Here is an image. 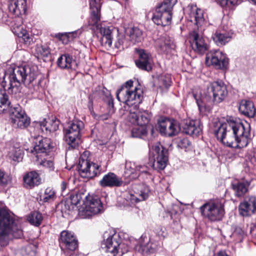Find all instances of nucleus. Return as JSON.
Instances as JSON below:
<instances>
[{"mask_svg":"<svg viewBox=\"0 0 256 256\" xmlns=\"http://www.w3.org/2000/svg\"><path fill=\"white\" fill-rule=\"evenodd\" d=\"M213 131L217 139L230 148H242L250 140V126L233 118H230L224 123L215 122Z\"/></svg>","mask_w":256,"mask_h":256,"instance_id":"f257e3e1","label":"nucleus"},{"mask_svg":"<svg viewBox=\"0 0 256 256\" xmlns=\"http://www.w3.org/2000/svg\"><path fill=\"white\" fill-rule=\"evenodd\" d=\"M35 78L34 70L30 66L16 67L10 74H5L3 70L0 69V81L3 78L1 86L4 88L8 82V92L16 99H20L23 96L22 84H29Z\"/></svg>","mask_w":256,"mask_h":256,"instance_id":"f03ea898","label":"nucleus"},{"mask_svg":"<svg viewBox=\"0 0 256 256\" xmlns=\"http://www.w3.org/2000/svg\"><path fill=\"white\" fill-rule=\"evenodd\" d=\"M10 234L18 238L22 235V231L18 228L8 212L0 208V248L8 244Z\"/></svg>","mask_w":256,"mask_h":256,"instance_id":"7ed1b4c3","label":"nucleus"},{"mask_svg":"<svg viewBox=\"0 0 256 256\" xmlns=\"http://www.w3.org/2000/svg\"><path fill=\"white\" fill-rule=\"evenodd\" d=\"M226 85L222 81H214L207 86L206 92L202 98L200 96L193 94L198 106L200 108L203 104L212 102L219 104L222 102L228 95Z\"/></svg>","mask_w":256,"mask_h":256,"instance_id":"20e7f679","label":"nucleus"},{"mask_svg":"<svg viewBox=\"0 0 256 256\" xmlns=\"http://www.w3.org/2000/svg\"><path fill=\"white\" fill-rule=\"evenodd\" d=\"M104 242L102 248L108 254V256H122L128 252V246L122 242V239L116 232L108 234L107 232L104 234Z\"/></svg>","mask_w":256,"mask_h":256,"instance_id":"39448f33","label":"nucleus"},{"mask_svg":"<svg viewBox=\"0 0 256 256\" xmlns=\"http://www.w3.org/2000/svg\"><path fill=\"white\" fill-rule=\"evenodd\" d=\"M142 92L140 88H134V90H129L126 87H121L116 92L118 100L128 106H134L135 108L142 102Z\"/></svg>","mask_w":256,"mask_h":256,"instance_id":"423d86ee","label":"nucleus"},{"mask_svg":"<svg viewBox=\"0 0 256 256\" xmlns=\"http://www.w3.org/2000/svg\"><path fill=\"white\" fill-rule=\"evenodd\" d=\"M104 212L102 204L96 196H86L83 206L78 210V214L82 218H90Z\"/></svg>","mask_w":256,"mask_h":256,"instance_id":"0eeeda50","label":"nucleus"},{"mask_svg":"<svg viewBox=\"0 0 256 256\" xmlns=\"http://www.w3.org/2000/svg\"><path fill=\"white\" fill-rule=\"evenodd\" d=\"M200 210L204 217L214 222L220 220L224 214V206L218 202L204 204Z\"/></svg>","mask_w":256,"mask_h":256,"instance_id":"6e6552de","label":"nucleus"},{"mask_svg":"<svg viewBox=\"0 0 256 256\" xmlns=\"http://www.w3.org/2000/svg\"><path fill=\"white\" fill-rule=\"evenodd\" d=\"M152 168L158 170H164L168 162V150L158 142L154 146L152 150Z\"/></svg>","mask_w":256,"mask_h":256,"instance_id":"1a4fd4ad","label":"nucleus"},{"mask_svg":"<svg viewBox=\"0 0 256 256\" xmlns=\"http://www.w3.org/2000/svg\"><path fill=\"white\" fill-rule=\"evenodd\" d=\"M78 170L82 177L88 178L98 176L101 172L100 165L83 158L80 159Z\"/></svg>","mask_w":256,"mask_h":256,"instance_id":"9d476101","label":"nucleus"},{"mask_svg":"<svg viewBox=\"0 0 256 256\" xmlns=\"http://www.w3.org/2000/svg\"><path fill=\"white\" fill-rule=\"evenodd\" d=\"M206 62L208 65H212L216 68L224 69L228 64V59L220 50H212L206 54Z\"/></svg>","mask_w":256,"mask_h":256,"instance_id":"9b49d317","label":"nucleus"},{"mask_svg":"<svg viewBox=\"0 0 256 256\" xmlns=\"http://www.w3.org/2000/svg\"><path fill=\"white\" fill-rule=\"evenodd\" d=\"M84 128V124L80 120H74L64 128L66 141L69 144H74L80 139V132Z\"/></svg>","mask_w":256,"mask_h":256,"instance_id":"f8f14e48","label":"nucleus"},{"mask_svg":"<svg viewBox=\"0 0 256 256\" xmlns=\"http://www.w3.org/2000/svg\"><path fill=\"white\" fill-rule=\"evenodd\" d=\"M54 146V144L50 138L40 137L39 138L38 142H36L34 146L30 150V152L39 160L40 157H44L48 155Z\"/></svg>","mask_w":256,"mask_h":256,"instance_id":"ddd939ff","label":"nucleus"},{"mask_svg":"<svg viewBox=\"0 0 256 256\" xmlns=\"http://www.w3.org/2000/svg\"><path fill=\"white\" fill-rule=\"evenodd\" d=\"M11 112L12 114L11 122L14 127L24 129L30 125V118L19 106L14 108Z\"/></svg>","mask_w":256,"mask_h":256,"instance_id":"4468645a","label":"nucleus"},{"mask_svg":"<svg viewBox=\"0 0 256 256\" xmlns=\"http://www.w3.org/2000/svg\"><path fill=\"white\" fill-rule=\"evenodd\" d=\"M60 247L67 250L74 251L78 248V241L74 233L68 230H63L58 238Z\"/></svg>","mask_w":256,"mask_h":256,"instance_id":"2eb2a0df","label":"nucleus"},{"mask_svg":"<svg viewBox=\"0 0 256 256\" xmlns=\"http://www.w3.org/2000/svg\"><path fill=\"white\" fill-rule=\"evenodd\" d=\"M159 130L162 134L172 136L178 134L180 128V124L176 120L166 118L160 122Z\"/></svg>","mask_w":256,"mask_h":256,"instance_id":"dca6fc26","label":"nucleus"},{"mask_svg":"<svg viewBox=\"0 0 256 256\" xmlns=\"http://www.w3.org/2000/svg\"><path fill=\"white\" fill-rule=\"evenodd\" d=\"M190 42L192 48L196 52L203 54L208 49V45L198 30H194L190 33Z\"/></svg>","mask_w":256,"mask_h":256,"instance_id":"f3484780","label":"nucleus"},{"mask_svg":"<svg viewBox=\"0 0 256 256\" xmlns=\"http://www.w3.org/2000/svg\"><path fill=\"white\" fill-rule=\"evenodd\" d=\"M138 58L135 60L136 66L140 70L150 72L152 68V59L151 55L144 50H138Z\"/></svg>","mask_w":256,"mask_h":256,"instance_id":"a211bd4d","label":"nucleus"},{"mask_svg":"<svg viewBox=\"0 0 256 256\" xmlns=\"http://www.w3.org/2000/svg\"><path fill=\"white\" fill-rule=\"evenodd\" d=\"M238 211L242 216H250L256 212V197L250 196L240 204Z\"/></svg>","mask_w":256,"mask_h":256,"instance_id":"6ab92c4d","label":"nucleus"},{"mask_svg":"<svg viewBox=\"0 0 256 256\" xmlns=\"http://www.w3.org/2000/svg\"><path fill=\"white\" fill-rule=\"evenodd\" d=\"M151 116V114L148 111L132 112V110H130L128 116L129 119L132 123L142 126H146V124L149 122Z\"/></svg>","mask_w":256,"mask_h":256,"instance_id":"aec40b11","label":"nucleus"},{"mask_svg":"<svg viewBox=\"0 0 256 256\" xmlns=\"http://www.w3.org/2000/svg\"><path fill=\"white\" fill-rule=\"evenodd\" d=\"M42 179L36 170H32L25 174L23 176V185L27 189H32L41 183Z\"/></svg>","mask_w":256,"mask_h":256,"instance_id":"412c9836","label":"nucleus"},{"mask_svg":"<svg viewBox=\"0 0 256 256\" xmlns=\"http://www.w3.org/2000/svg\"><path fill=\"white\" fill-rule=\"evenodd\" d=\"M122 178L113 172H108L105 174L99 182V184L102 188L118 187L122 185Z\"/></svg>","mask_w":256,"mask_h":256,"instance_id":"4be33fe9","label":"nucleus"},{"mask_svg":"<svg viewBox=\"0 0 256 256\" xmlns=\"http://www.w3.org/2000/svg\"><path fill=\"white\" fill-rule=\"evenodd\" d=\"M26 3V0H10L8 4V10L16 16H18L25 14Z\"/></svg>","mask_w":256,"mask_h":256,"instance_id":"5701e85b","label":"nucleus"},{"mask_svg":"<svg viewBox=\"0 0 256 256\" xmlns=\"http://www.w3.org/2000/svg\"><path fill=\"white\" fill-rule=\"evenodd\" d=\"M190 21L194 22L198 28L201 27L205 22L204 12L196 6H192L190 8Z\"/></svg>","mask_w":256,"mask_h":256,"instance_id":"b1692460","label":"nucleus"},{"mask_svg":"<svg viewBox=\"0 0 256 256\" xmlns=\"http://www.w3.org/2000/svg\"><path fill=\"white\" fill-rule=\"evenodd\" d=\"M90 6L91 12L88 24L98 28V22L100 20V6L96 3V0L90 1Z\"/></svg>","mask_w":256,"mask_h":256,"instance_id":"393cba45","label":"nucleus"},{"mask_svg":"<svg viewBox=\"0 0 256 256\" xmlns=\"http://www.w3.org/2000/svg\"><path fill=\"white\" fill-rule=\"evenodd\" d=\"M172 15V13L155 11L152 20L157 25L162 26H168L171 23Z\"/></svg>","mask_w":256,"mask_h":256,"instance_id":"a878e982","label":"nucleus"},{"mask_svg":"<svg viewBox=\"0 0 256 256\" xmlns=\"http://www.w3.org/2000/svg\"><path fill=\"white\" fill-rule=\"evenodd\" d=\"M155 44L161 52H168L174 46L172 40L166 34L162 36L156 40Z\"/></svg>","mask_w":256,"mask_h":256,"instance_id":"bb28decb","label":"nucleus"},{"mask_svg":"<svg viewBox=\"0 0 256 256\" xmlns=\"http://www.w3.org/2000/svg\"><path fill=\"white\" fill-rule=\"evenodd\" d=\"M202 126L198 120H190L184 127V133L193 136H197L202 132Z\"/></svg>","mask_w":256,"mask_h":256,"instance_id":"cd10ccee","label":"nucleus"},{"mask_svg":"<svg viewBox=\"0 0 256 256\" xmlns=\"http://www.w3.org/2000/svg\"><path fill=\"white\" fill-rule=\"evenodd\" d=\"M240 112L245 116L253 117L256 114V108L252 102L249 100H242L239 106Z\"/></svg>","mask_w":256,"mask_h":256,"instance_id":"c85d7f7f","label":"nucleus"},{"mask_svg":"<svg viewBox=\"0 0 256 256\" xmlns=\"http://www.w3.org/2000/svg\"><path fill=\"white\" fill-rule=\"evenodd\" d=\"M249 186L250 184L246 181L232 183L234 196L238 198L243 196L248 192Z\"/></svg>","mask_w":256,"mask_h":256,"instance_id":"c756f323","label":"nucleus"},{"mask_svg":"<svg viewBox=\"0 0 256 256\" xmlns=\"http://www.w3.org/2000/svg\"><path fill=\"white\" fill-rule=\"evenodd\" d=\"M59 121L57 120H50L48 122L45 120L39 122L40 129L46 133L56 132L58 129Z\"/></svg>","mask_w":256,"mask_h":256,"instance_id":"7c9ffc66","label":"nucleus"},{"mask_svg":"<svg viewBox=\"0 0 256 256\" xmlns=\"http://www.w3.org/2000/svg\"><path fill=\"white\" fill-rule=\"evenodd\" d=\"M57 64L58 66L61 68L69 69L74 68L76 62L73 60L72 56L69 54H64L61 56L58 60Z\"/></svg>","mask_w":256,"mask_h":256,"instance_id":"2f4dec72","label":"nucleus"},{"mask_svg":"<svg viewBox=\"0 0 256 256\" xmlns=\"http://www.w3.org/2000/svg\"><path fill=\"white\" fill-rule=\"evenodd\" d=\"M100 32L102 36L100 42L102 45L110 47L112 44V31L108 27H101Z\"/></svg>","mask_w":256,"mask_h":256,"instance_id":"473e14b6","label":"nucleus"},{"mask_svg":"<svg viewBox=\"0 0 256 256\" xmlns=\"http://www.w3.org/2000/svg\"><path fill=\"white\" fill-rule=\"evenodd\" d=\"M8 156L14 162L22 161L23 156V151L20 148V144H16L10 148Z\"/></svg>","mask_w":256,"mask_h":256,"instance_id":"72a5a7b5","label":"nucleus"},{"mask_svg":"<svg viewBox=\"0 0 256 256\" xmlns=\"http://www.w3.org/2000/svg\"><path fill=\"white\" fill-rule=\"evenodd\" d=\"M126 33L129 36L130 40L132 44L140 42L142 40V32L138 28H130L126 31Z\"/></svg>","mask_w":256,"mask_h":256,"instance_id":"f704fd0d","label":"nucleus"},{"mask_svg":"<svg viewBox=\"0 0 256 256\" xmlns=\"http://www.w3.org/2000/svg\"><path fill=\"white\" fill-rule=\"evenodd\" d=\"M176 2V0H164L156 8L155 11L172 13L173 7Z\"/></svg>","mask_w":256,"mask_h":256,"instance_id":"c9c22d12","label":"nucleus"},{"mask_svg":"<svg viewBox=\"0 0 256 256\" xmlns=\"http://www.w3.org/2000/svg\"><path fill=\"white\" fill-rule=\"evenodd\" d=\"M12 31L16 35L22 38L24 43L26 44L30 43V38L29 34L27 31L23 28L22 26L21 25L16 26L15 24L13 26Z\"/></svg>","mask_w":256,"mask_h":256,"instance_id":"e433bc0d","label":"nucleus"},{"mask_svg":"<svg viewBox=\"0 0 256 256\" xmlns=\"http://www.w3.org/2000/svg\"><path fill=\"white\" fill-rule=\"evenodd\" d=\"M10 102L4 89H0V114L10 107Z\"/></svg>","mask_w":256,"mask_h":256,"instance_id":"4c0bfd02","label":"nucleus"},{"mask_svg":"<svg viewBox=\"0 0 256 256\" xmlns=\"http://www.w3.org/2000/svg\"><path fill=\"white\" fill-rule=\"evenodd\" d=\"M138 166H136L135 163L131 162H126L125 166V174L128 176L132 178H135L138 176Z\"/></svg>","mask_w":256,"mask_h":256,"instance_id":"58836bf2","label":"nucleus"},{"mask_svg":"<svg viewBox=\"0 0 256 256\" xmlns=\"http://www.w3.org/2000/svg\"><path fill=\"white\" fill-rule=\"evenodd\" d=\"M214 42L218 46H224L228 42L231 38L226 33H220L216 32L212 36Z\"/></svg>","mask_w":256,"mask_h":256,"instance_id":"ea45409f","label":"nucleus"},{"mask_svg":"<svg viewBox=\"0 0 256 256\" xmlns=\"http://www.w3.org/2000/svg\"><path fill=\"white\" fill-rule=\"evenodd\" d=\"M148 188H144V191L141 190L140 192L130 194V200L132 202H138L144 200L148 197Z\"/></svg>","mask_w":256,"mask_h":256,"instance_id":"a19ab883","label":"nucleus"},{"mask_svg":"<svg viewBox=\"0 0 256 256\" xmlns=\"http://www.w3.org/2000/svg\"><path fill=\"white\" fill-rule=\"evenodd\" d=\"M36 54L38 58H48L50 54L49 47L46 44H37L35 48Z\"/></svg>","mask_w":256,"mask_h":256,"instance_id":"79ce46f5","label":"nucleus"},{"mask_svg":"<svg viewBox=\"0 0 256 256\" xmlns=\"http://www.w3.org/2000/svg\"><path fill=\"white\" fill-rule=\"evenodd\" d=\"M28 220L32 224L38 226L41 224L43 217L39 212H34L28 216Z\"/></svg>","mask_w":256,"mask_h":256,"instance_id":"37998d69","label":"nucleus"},{"mask_svg":"<svg viewBox=\"0 0 256 256\" xmlns=\"http://www.w3.org/2000/svg\"><path fill=\"white\" fill-rule=\"evenodd\" d=\"M82 194H72L70 196L69 199L66 201V204L69 206L70 204L71 208L69 207V208L73 210L74 207L77 206L82 200Z\"/></svg>","mask_w":256,"mask_h":256,"instance_id":"c03bdc74","label":"nucleus"},{"mask_svg":"<svg viewBox=\"0 0 256 256\" xmlns=\"http://www.w3.org/2000/svg\"><path fill=\"white\" fill-rule=\"evenodd\" d=\"M147 134L146 126L137 125L132 130V136L133 138H141Z\"/></svg>","mask_w":256,"mask_h":256,"instance_id":"a18cd8bd","label":"nucleus"},{"mask_svg":"<svg viewBox=\"0 0 256 256\" xmlns=\"http://www.w3.org/2000/svg\"><path fill=\"white\" fill-rule=\"evenodd\" d=\"M36 160L40 165L47 168L49 172L53 171L54 170V164L52 160H46L44 157H40L39 160L38 158H37Z\"/></svg>","mask_w":256,"mask_h":256,"instance_id":"49530a36","label":"nucleus"},{"mask_svg":"<svg viewBox=\"0 0 256 256\" xmlns=\"http://www.w3.org/2000/svg\"><path fill=\"white\" fill-rule=\"evenodd\" d=\"M56 198V192L52 188H47L44 191L43 200L44 202H50Z\"/></svg>","mask_w":256,"mask_h":256,"instance_id":"de8ad7c7","label":"nucleus"},{"mask_svg":"<svg viewBox=\"0 0 256 256\" xmlns=\"http://www.w3.org/2000/svg\"><path fill=\"white\" fill-rule=\"evenodd\" d=\"M12 177L0 170V186H6L12 182Z\"/></svg>","mask_w":256,"mask_h":256,"instance_id":"09e8293b","label":"nucleus"},{"mask_svg":"<svg viewBox=\"0 0 256 256\" xmlns=\"http://www.w3.org/2000/svg\"><path fill=\"white\" fill-rule=\"evenodd\" d=\"M191 146V142L188 138H183L180 141L178 146L181 148L186 149Z\"/></svg>","mask_w":256,"mask_h":256,"instance_id":"8fccbe9b","label":"nucleus"},{"mask_svg":"<svg viewBox=\"0 0 256 256\" xmlns=\"http://www.w3.org/2000/svg\"><path fill=\"white\" fill-rule=\"evenodd\" d=\"M222 6L226 5H235L238 4V0H216Z\"/></svg>","mask_w":256,"mask_h":256,"instance_id":"3c124183","label":"nucleus"},{"mask_svg":"<svg viewBox=\"0 0 256 256\" xmlns=\"http://www.w3.org/2000/svg\"><path fill=\"white\" fill-rule=\"evenodd\" d=\"M124 38L123 36H119L117 40L115 42V47L119 48L124 44Z\"/></svg>","mask_w":256,"mask_h":256,"instance_id":"603ef678","label":"nucleus"},{"mask_svg":"<svg viewBox=\"0 0 256 256\" xmlns=\"http://www.w3.org/2000/svg\"><path fill=\"white\" fill-rule=\"evenodd\" d=\"M148 171V168L146 166H138V176L140 173H147Z\"/></svg>","mask_w":256,"mask_h":256,"instance_id":"864d4df0","label":"nucleus"},{"mask_svg":"<svg viewBox=\"0 0 256 256\" xmlns=\"http://www.w3.org/2000/svg\"><path fill=\"white\" fill-rule=\"evenodd\" d=\"M133 83L134 82L132 80H128L122 87H126L129 90H134V88H132Z\"/></svg>","mask_w":256,"mask_h":256,"instance_id":"5fc2aeb1","label":"nucleus"},{"mask_svg":"<svg viewBox=\"0 0 256 256\" xmlns=\"http://www.w3.org/2000/svg\"><path fill=\"white\" fill-rule=\"evenodd\" d=\"M108 104L109 108H110V112H112V113H113L114 112V110L113 109L114 107V102H113V99L112 97L108 98Z\"/></svg>","mask_w":256,"mask_h":256,"instance_id":"6e6d98bb","label":"nucleus"},{"mask_svg":"<svg viewBox=\"0 0 256 256\" xmlns=\"http://www.w3.org/2000/svg\"><path fill=\"white\" fill-rule=\"evenodd\" d=\"M110 112H112L110 111L109 113L105 114H103L100 115L99 116L100 120H107L108 118H110V116H111V114H110Z\"/></svg>","mask_w":256,"mask_h":256,"instance_id":"4d7b16f0","label":"nucleus"},{"mask_svg":"<svg viewBox=\"0 0 256 256\" xmlns=\"http://www.w3.org/2000/svg\"><path fill=\"white\" fill-rule=\"evenodd\" d=\"M67 187V184L63 181L60 184V190L62 192H64Z\"/></svg>","mask_w":256,"mask_h":256,"instance_id":"13d9d810","label":"nucleus"},{"mask_svg":"<svg viewBox=\"0 0 256 256\" xmlns=\"http://www.w3.org/2000/svg\"><path fill=\"white\" fill-rule=\"evenodd\" d=\"M163 84L166 87H168L170 85V81L168 80V81L162 80Z\"/></svg>","mask_w":256,"mask_h":256,"instance_id":"bf43d9fd","label":"nucleus"},{"mask_svg":"<svg viewBox=\"0 0 256 256\" xmlns=\"http://www.w3.org/2000/svg\"><path fill=\"white\" fill-rule=\"evenodd\" d=\"M217 256H228L224 252H220L218 253Z\"/></svg>","mask_w":256,"mask_h":256,"instance_id":"052dcab7","label":"nucleus"},{"mask_svg":"<svg viewBox=\"0 0 256 256\" xmlns=\"http://www.w3.org/2000/svg\"><path fill=\"white\" fill-rule=\"evenodd\" d=\"M252 4L256 5V0H250Z\"/></svg>","mask_w":256,"mask_h":256,"instance_id":"680f3d73","label":"nucleus"},{"mask_svg":"<svg viewBox=\"0 0 256 256\" xmlns=\"http://www.w3.org/2000/svg\"><path fill=\"white\" fill-rule=\"evenodd\" d=\"M62 36H65V37H66V36H64V35H62Z\"/></svg>","mask_w":256,"mask_h":256,"instance_id":"e2e57ef3","label":"nucleus"},{"mask_svg":"<svg viewBox=\"0 0 256 256\" xmlns=\"http://www.w3.org/2000/svg\"><path fill=\"white\" fill-rule=\"evenodd\" d=\"M254 116H256V114H255V115H254Z\"/></svg>","mask_w":256,"mask_h":256,"instance_id":"0e129e2a","label":"nucleus"}]
</instances>
